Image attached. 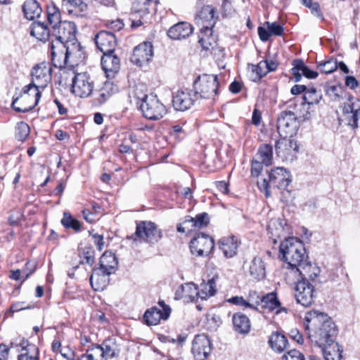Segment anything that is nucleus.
<instances>
[{"label": "nucleus", "instance_id": "nucleus-1", "mask_svg": "<svg viewBox=\"0 0 360 360\" xmlns=\"http://www.w3.org/2000/svg\"><path fill=\"white\" fill-rule=\"evenodd\" d=\"M77 28L74 22L63 21L53 26L51 30V54L55 67L62 68L69 60L77 63L81 58H69L80 51L76 39Z\"/></svg>", "mask_w": 360, "mask_h": 360}, {"label": "nucleus", "instance_id": "nucleus-2", "mask_svg": "<svg viewBox=\"0 0 360 360\" xmlns=\"http://www.w3.org/2000/svg\"><path fill=\"white\" fill-rule=\"evenodd\" d=\"M305 329L308 338L319 347L330 346L338 334L337 327L328 314L318 310H311L304 316Z\"/></svg>", "mask_w": 360, "mask_h": 360}, {"label": "nucleus", "instance_id": "nucleus-3", "mask_svg": "<svg viewBox=\"0 0 360 360\" xmlns=\"http://www.w3.org/2000/svg\"><path fill=\"white\" fill-rule=\"evenodd\" d=\"M32 82L23 88V92L27 94L31 90L34 89V103L31 105L23 107H17L18 100L12 102L13 108L19 112H27L31 110L37 104L41 97L40 89H44L51 82L52 79V68L51 65L46 62L36 65L31 72ZM29 95H25L22 100H27Z\"/></svg>", "mask_w": 360, "mask_h": 360}, {"label": "nucleus", "instance_id": "nucleus-4", "mask_svg": "<svg viewBox=\"0 0 360 360\" xmlns=\"http://www.w3.org/2000/svg\"><path fill=\"white\" fill-rule=\"evenodd\" d=\"M282 259L288 263L292 271L308 259L306 250L301 240L296 238H285L280 245Z\"/></svg>", "mask_w": 360, "mask_h": 360}, {"label": "nucleus", "instance_id": "nucleus-5", "mask_svg": "<svg viewBox=\"0 0 360 360\" xmlns=\"http://www.w3.org/2000/svg\"><path fill=\"white\" fill-rule=\"evenodd\" d=\"M219 85L217 75H199L193 82L195 96L198 98L214 101L218 97Z\"/></svg>", "mask_w": 360, "mask_h": 360}, {"label": "nucleus", "instance_id": "nucleus-6", "mask_svg": "<svg viewBox=\"0 0 360 360\" xmlns=\"http://www.w3.org/2000/svg\"><path fill=\"white\" fill-rule=\"evenodd\" d=\"M162 237V233L158 229L155 223L151 221H141L136 225L134 234L127 237L129 240L146 242L151 244L158 243Z\"/></svg>", "mask_w": 360, "mask_h": 360}, {"label": "nucleus", "instance_id": "nucleus-7", "mask_svg": "<svg viewBox=\"0 0 360 360\" xmlns=\"http://www.w3.org/2000/svg\"><path fill=\"white\" fill-rule=\"evenodd\" d=\"M140 108L143 116L152 120L161 119L167 113L165 105L153 94L143 96Z\"/></svg>", "mask_w": 360, "mask_h": 360}, {"label": "nucleus", "instance_id": "nucleus-8", "mask_svg": "<svg viewBox=\"0 0 360 360\" xmlns=\"http://www.w3.org/2000/svg\"><path fill=\"white\" fill-rule=\"evenodd\" d=\"M299 129V122L295 112L290 110L282 112L277 120V130L281 137H292Z\"/></svg>", "mask_w": 360, "mask_h": 360}, {"label": "nucleus", "instance_id": "nucleus-9", "mask_svg": "<svg viewBox=\"0 0 360 360\" xmlns=\"http://www.w3.org/2000/svg\"><path fill=\"white\" fill-rule=\"evenodd\" d=\"M214 243L212 238L205 233H200L190 242V249L193 255L207 257L212 251Z\"/></svg>", "mask_w": 360, "mask_h": 360}, {"label": "nucleus", "instance_id": "nucleus-10", "mask_svg": "<svg viewBox=\"0 0 360 360\" xmlns=\"http://www.w3.org/2000/svg\"><path fill=\"white\" fill-rule=\"evenodd\" d=\"M340 124L350 126L352 128H360V108L351 101L345 103L342 108V114L338 117Z\"/></svg>", "mask_w": 360, "mask_h": 360}, {"label": "nucleus", "instance_id": "nucleus-11", "mask_svg": "<svg viewBox=\"0 0 360 360\" xmlns=\"http://www.w3.org/2000/svg\"><path fill=\"white\" fill-rule=\"evenodd\" d=\"M314 286L307 280L298 281L295 288V297L297 303L307 307L314 302Z\"/></svg>", "mask_w": 360, "mask_h": 360}, {"label": "nucleus", "instance_id": "nucleus-12", "mask_svg": "<svg viewBox=\"0 0 360 360\" xmlns=\"http://www.w3.org/2000/svg\"><path fill=\"white\" fill-rule=\"evenodd\" d=\"M94 89L90 76L86 72L78 73L72 79V92L79 97L89 96Z\"/></svg>", "mask_w": 360, "mask_h": 360}, {"label": "nucleus", "instance_id": "nucleus-13", "mask_svg": "<svg viewBox=\"0 0 360 360\" xmlns=\"http://www.w3.org/2000/svg\"><path fill=\"white\" fill-rule=\"evenodd\" d=\"M275 148L277 155L282 160L292 162L296 158L299 147L294 140L283 137L276 142Z\"/></svg>", "mask_w": 360, "mask_h": 360}, {"label": "nucleus", "instance_id": "nucleus-14", "mask_svg": "<svg viewBox=\"0 0 360 360\" xmlns=\"http://www.w3.org/2000/svg\"><path fill=\"white\" fill-rule=\"evenodd\" d=\"M153 56V46L149 41L143 42L134 49L131 61L138 66H143L151 60Z\"/></svg>", "mask_w": 360, "mask_h": 360}, {"label": "nucleus", "instance_id": "nucleus-15", "mask_svg": "<svg viewBox=\"0 0 360 360\" xmlns=\"http://www.w3.org/2000/svg\"><path fill=\"white\" fill-rule=\"evenodd\" d=\"M211 340L204 334L195 335L192 343V353L196 360H205L210 355Z\"/></svg>", "mask_w": 360, "mask_h": 360}, {"label": "nucleus", "instance_id": "nucleus-16", "mask_svg": "<svg viewBox=\"0 0 360 360\" xmlns=\"http://www.w3.org/2000/svg\"><path fill=\"white\" fill-rule=\"evenodd\" d=\"M162 309L153 307L144 313L143 321L148 326H155L159 323L161 319L167 320L170 314V307L164 302H159Z\"/></svg>", "mask_w": 360, "mask_h": 360}, {"label": "nucleus", "instance_id": "nucleus-17", "mask_svg": "<svg viewBox=\"0 0 360 360\" xmlns=\"http://www.w3.org/2000/svg\"><path fill=\"white\" fill-rule=\"evenodd\" d=\"M198 99L195 91L190 90L178 91L173 97L172 103L176 110L185 111L189 109Z\"/></svg>", "mask_w": 360, "mask_h": 360}, {"label": "nucleus", "instance_id": "nucleus-18", "mask_svg": "<svg viewBox=\"0 0 360 360\" xmlns=\"http://www.w3.org/2000/svg\"><path fill=\"white\" fill-rule=\"evenodd\" d=\"M94 39L97 48L103 54L114 53L117 42L112 32L102 30L96 35Z\"/></svg>", "mask_w": 360, "mask_h": 360}, {"label": "nucleus", "instance_id": "nucleus-19", "mask_svg": "<svg viewBox=\"0 0 360 360\" xmlns=\"http://www.w3.org/2000/svg\"><path fill=\"white\" fill-rule=\"evenodd\" d=\"M270 185L278 189H285L291 182V176L284 167H276L269 174Z\"/></svg>", "mask_w": 360, "mask_h": 360}, {"label": "nucleus", "instance_id": "nucleus-20", "mask_svg": "<svg viewBox=\"0 0 360 360\" xmlns=\"http://www.w3.org/2000/svg\"><path fill=\"white\" fill-rule=\"evenodd\" d=\"M215 9L212 6H205L198 13L195 17L196 24L200 27V30L208 28H212L216 23L217 17H215Z\"/></svg>", "mask_w": 360, "mask_h": 360}, {"label": "nucleus", "instance_id": "nucleus-21", "mask_svg": "<svg viewBox=\"0 0 360 360\" xmlns=\"http://www.w3.org/2000/svg\"><path fill=\"white\" fill-rule=\"evenodd\" d=\"M321 99V93L315 88L312 87L307 89L303 95V102L301 104V108L306 112L300 116L304 120H309L310 118V106L318 104Z\"/></svg>", "mask_w": 360, "mask_h": 360}, {"label": "nucleus", "instance_id": "nucleus-22", "mask_svg": "<svg viewBox=\"0 0 360 360\" xmlns=\"http://www.w3.org/2000/svg\"><path fill=\"white\" fill-rule=\"evenodd\" d=\"M113 53H104L101 58L102 68L108 78L114 77L120 68V60Z\"/></svg>", "mask_w": 360, "mask_h": 360}, {"label": "nucleus", "instance_id": "nucleus-23", "mask_svg": "<svg viewBox=\"0 0 360 360\" xmlns=\"http://www.w3.org/2000/svg\"><path fill=\"white\" fill-rule=\"evenodd\" d=\"M198 38V41L204 50L210 51L214 55H216L217 51H221L218 47L215 37L212 35V28L207 27V29L200 30Z\"/></svg>", "mask_w": 360, "mask_h": 360}, {"label": "nucleus", "instance_id": "nucleus-24", "mask_svg": "<svg viewBox=\"0 0 360 360\" xmlns=\"http://www.w3.org/2000/svg\"><path fill=\"white\" fill-rule=\"evenodd\" d=\"M292 271L298 274L301 280H307L308 281L309 280L314 281L321 272L320 268L316 264H312L308 261V259L300 266H296Z\"/></svg>", "mask_w": 360, "mask_h": 360}, {"label": "nucleus", "instance_id": "nucleus-25", "mask_svg": "<svg viewBox=\"0 0 360 360\" xmlns=\"http://www.w3.org/2000/svg\"><path fill=\"white\" fill-rule=\"evenodd\" d=\"M110 274L98 268L94 269L89 279L92 288L95 291L103 290L109 283Z\"/></svg>", "mask_w": 360, "mask_h": 360}, {"label": "nucleus", "instance_id": "nucleus-26", "mask_svg": "<svg viewBox=\"0 0 360 360\" xmlns=\"http://www.w3.org/2000/svg\"><path fill=\"white\" fill-rule=\"evenodd\" d=\"M193 26L186 22H180L169 28L167 35L173 39L186 38L193 33Z\"/></svg>", "mask_w": 360, "mask_h": 360}, {"label": "nucleus", "instance_id": "nucleus-27", "mask_svg": "<svg viewBox=\"0 0 360 360\" xmlns=\"http://www.w3.org/2000/svg\"><path fill=\"white\" fill-rule=\"evenodd\" d=\"M98 269L113 274L117 269L118 261L114 253L110 251H105L101 256L99 262Z\"/></svg>", "mask_w": 360, "mask_h": 360}, {"label": "nucleus", "instance_id": "nucleus-28", "mask_svg": "<svg viewBox=\"0 0 360 360\" xmlns=\"http://www.w3.org/2000/svg\"><path fill=\"white\" fill-rule=\"evenodd\" d=\"M30 34L39 41L51 40V32L44 22H34L30 27Z\"/></svg>", "mask_w": 360, "mask_h": 360}, {"label": "nucleus", "instance_id": "nucleus-29", "mask_svg": "<svg viewBox=\"0 0 360 360\" xmlns=\"http://www.w3.org/2000/svg\"><path fill=\"white\" fill-rule=\"evenodd\" d=\"M118 91L119 88L117 84L111 81H105L97 93V101L101 104L103 103Z\"/></svg>", "mask_w": 360, "mask_h": 360}, {"label": "nucleus", "instance_id": "nucleus-30", "mask_svg": "<svg viewBox=\"0 0 360 360\" xmlns=\"http://www.w3.org/2000/svg\"><path fill=\"white\" fill-rule=\"evenodd\" d=\"M219 248L226 257H232L236 254L238 241L233 236L224 237L219 242Z\"/></svg>", "mask_w": 360, "mask_h": 360}, {"label": "nucleus", "instance_id": "nucleus-31", "mask_svg": "<svg viewBox=\"0 0 360 360\" xmlns=\"http://www.w3.org/2000/svg\"><path fill=\"white\" fill-rule=\"evenodd\" d=\"M255 302H257V308L261 306L262 308L268 309L269 311L276 309L281 304L276 293L274 292L266 294L262 297H257Z\"/></svg>", "mask_w": 360, "mask_h": 360}, {"label": "nucleus", "instance_id": "nucleus-32", "mask_svg": "<svg viewBox=\"0 0 360 360\" xmlns=\"http://www.w3.org/2000/svg\"><path fill=\"white\" fill-rule=\"evenodd\" d=\"M233 324L236 331L241 334L249 333L251 325L249 318L240 313H236L233 315Z\"/></svg>", "mask_w": 360, "mask_h": 360}, {"label": "nucleus", "instance_id": "nucleus-33", "mask_svg": "<svg viewBox=\"0 0 360 360\" xmlns=\"http://www.w3.org/2000/svg\"><path fill=\"white\" fill-rule=\"evenodd\" d=\"M25 18L32 20L40 16L42 11L39 4L36 0H26L22 6Z\"/></svg>", "mask_w": 360, "mask_h": 360}, {"label": "nucleus", "instance_id": "nucleus-34", "mask_svg": "<svg viewBox=\"0 0 360 360\" xmlns=\"http://www.w3.org/2000/svg\"><path fill=\"white\" fill-rule=\"evenodd\" d=\"M259 162H263L265 166H269L273 161V147L269 144H262L258 148L255 158Z\"/></svg>", "mask_w": 360, "mask_h": 360}, {"label": "nucleus", "instance_id": "nucleus-35", "mask_svg": "<svg viewBox=\"0 0 360 360\" xmlns=\"http://www.w3.org/2000/svg\"><path fill=\"white\" fill-rule=\"evenodd\" d=\"M100 348L103 351L105 360L118 356L120 349L116 344L115 339H108L103 342Z\"/></svg>", "mask_w": 360, "mask_h": 360}, {"label": "nucleus", "instance_id": "nucleus-36", "mask_svg": "<svg viewBox=\"0 0 360 360\" xmlns=\"http://www.w3.org/2000/svg\"><path fill=\"white\" fill-rule=\"evenodd\" d=\"M250 273L252 278L257 280H261L265 277V265L261 258H254L250 266Z\"/></svg>", "mask_w": 360, "mask_h": 360}, {"label": "nucleus", "instance_id": "nucleus-37", "mask_svg": "<svg viewBox=\"0 0 360 360\" xmlns=\"http://www.w3.org/2000/svg\"><path fill=\"white\" fill-rule=\"evenodd\" d=\"M216 292V282L214 278L210 279L207 283L200 284V288H198V298L207 300L213 296Z\"/></svg>", "mask_w": 360, "mask_h": 360}, {"label": "nucleus", "instance_id": "nucleus-38", "mask_svg": "<svg viewBox=\"0 0 360 360\" xmlns=\"http://www.w3.org/2000/svg\"><path fill=\"white\" fill-rule=\"evenodd\" d=\"M269 343L272 349L281 353L286 347L288 340L283 335L279 333H274L270 336Z\"/></svg>", "mask_w": 360, "mask_h": 360}, {"label": "nucleus", "instance_id": "nucleus-39", "mask_svg": "<svg viewBox=\"0 0 360 360\" xmlns=\"http://www.w3.org/2000/svg\"><path fill=\"white\" fill-rule=\"evenodd\" d=\"M321 352L325 360H340L342 350L340 349L338 343H333L330 346L322 347Z\"/></svg>", "mask_w": 360, "mask_h": 360}, {"label": "nucleus", "instance_id": "nucleus-40", "mask_svg": "<svg viewBox=\"0 0 360 360\" xmlns=\"http://www.w3.org/2000/svg\"><path fill=\"white\" fill-rule=\"evenodd\" d=\"M79 252L80 257L82 259V263H86L89 265H92L94 263V250L91 246L82 243L79 248Z\"/></svg>", "mask_w": 360, "mask_h": 360}, {"label": "nucleus", "instance_id": "nucleus-41", "mask_svg": "<svg viewBox=\"0 0 360 360\" xmlns=\"http://www.w3.org/2000/svg\"><path fill=\"white\" fill-rule=\"evenodd\" d=\"M47 20L49 24L53 26L57 25L62 22L61 14L60 10L55 4H51L47 6Z\"/></svg>", "mask_w": 360, "mask_h": 360}, {"label": "nucleus", "instance_id": "nucleus-42", "mask_svg": "<svg viewBox=\"0 0 360 360\" xmlns=\"http://www.w3.org/2000/svg\"><path fill=\"white\" fill-rule=\"evenodd\" d=\"M209 223V216L207 213L203 212L196 215L195 218L191 217L186 219L184 224H191V227L202 228L206 226Z\"/></svg>", "mask_w": 360, "mask_h": 360}, {"label": "nucleus", "instance_id": "nucleus-43", "mask_svg": "<svg viewBox=\"0 0 360 360\" xmlns=\"http://www.w3.org/2000/svg\"><path fill=\"white\" fill-rule=\"evenodd\" d=\"M150 4L151 0H134L132 4L131 10L134 13L143 16L149 13Z\"/></svg>", "mask_w": 360, "mask_h": 360}, {"label": "nucleus", "instance_id": "nucleus-44", "mask_svg": "<svg viewBox=\"0 0 360 360\" xmlns=\"http://www.w3.org/2000/svg\"><path fill=\"white\" fill-rule=\"evenodd\" d=\"M60 222L66 229H72L76 232L81 230V223L66 212L63 213V217Z\"/></svg>", "mask_w": 360, "mask_h": 360}, {"label": "nucleus", "instance_id": "nucleus-45", "mask_svg": "<svg viewBox=\"0 0 360 360\" xmlns=\"http://www.w3.org/2000/svg\"><path fill=\"white\" fill-rule=\"evenodd\" d=\"M251 79L254 82L259 81L264 76L268 73L265 70L266 65L263 61H260L257 65H251Z\"/></svg>", "mask_w": 360, "mask_h": 360}, {"label": "nucleus", "instance_id": "nucleus-46", "mask_svg": "<svg viewBox=\"0 0 360 360\" xmlns=\"http://www.w3.org/2000/svg\"><path fill=\"white\" fill-rule=\"evenodd\" d=\"M317 68L322 73L330 74L338 69V61L336 59L330 58L326 61L319 62Z\"/></svg>", "mask_w": 360, "mask_h": 360}, {"label": "nucleus", "instance_id": "nucleus-47", "mask_svg": "<svg viewBox=\"0 0 360 360\" xmlns=\"http://www.w3.org/2000/svg\"><path fill=\"white\" fill-rule=\"evenodd\" d=\"M183 290H184L185 302H193L195 298H198V288L194 283L183 284Z\"/></svg>", "mask_w": 360, "mask_h": 360}, {"label": "nucleus", "instance_id": "nucleus-48", "mask_svg": "<svg viewBox=\"0 0 360 360\" xmlns=\"http://www.w3.org/2000/svg\"><path fill=\"white\" fill-rule=\"evenodd\" d=\"M84 354L89 360H105L103 356V351L100 348L99 345L88 348Z\"/></svg>", "mask_w": 360, "mask_h": 360}, {"label": "nucleus", "instance_id": "nucleus-49", "mask_svg": "<svg viewBox=\"0 0 360 360\" xmlns=\"http://www.w3.org/2000/svg\"><path fill=\"white\" fill-rule=\"evenodd\" d=\"M229 302L233 304L243 307L244 308L257 309V302H255V300L254 301L251 298L245 300L243 297L236 296L229 299Z\"/></svg>", "mask_w": 360, "mask_h": 360}, {"label": "nucleus", "instance_id": "nucleus-50", "mask_svg": "<svg viewBox=\"0 0 360 360\" xmlns=\"http://www.w3.org/2000/svg\"><path fill=\"white\" fill-rule=\"evenodd\" d=\"M292 65L293 67L290 70L291 74L293 76L295 82H297L302 79L304 62L302 60L296 59L293 60Z\"/></svg>", "mask_w": 360, "mask_h": 360}, {"label": "nucleus", "instance_id": "nucleus-51", "mask_svg": "<svg viewBox=\"0 0 360 360\" xmlns=\"http://www.w3.org/2000/svg\"><path fill=\"white\" fill-rule=\"evenodd\" d=\"M18 360H39V351L36 346H30L28 352L18 355Z\"/></svg>", "mask_w": 360, "mask_h": 360}, {"label": "nucleus", "instance_id": "nucleus-52", "mask_svg": "<svg viewBox=\"0 0 360 360\" xmlns=\"http://www.w3.org/2000/svg\"><path fill=\"white\" fill-rule=\"evenodd\" d=\"M30 134V127L24 122L18 123L15 136L19 141H24Z\"/></svg>", "mask_w": 360, "mask_h": 360}, {"label": "nucleus", "instance_id": "nucleus-53", "mask_svg": "<svg viewBox=\"0 0 360 360\" xmlns=\"http://www.w3.org/2000/svg\"><path fill=\"white\" fill-rule=\"evenodd\" d=\"M268 229L273 236L279 237L284 231V227L280 220H271L268 226Z\"/></svg>", "mask_w": 360, "mask_h": 360}, {"label": "nucleus", "instance_id": "nucleus-54", "mask_svg": "<svg viewBox=\"0 0 360 360\" xmlns=\"http://www.w3.org/2000/svg\"><path fill=\"white\" fill-rule=\"evenodd\" d=\"M302 4L306 7L311 9V13L318 18L322 17V13L320 11L319 5L316 2H313L312 0H302Z\"/></svg>", "mask_w": 360, "mask_h": 360}, {"label": "nucleus", "instance_id": "nucleus-55", "mask_svg": "<svg viewBox=\"0 0 360 360\" xmlns=\"http://www.w3.org/2000/svg\"><path fill=\"white\" fill-rule=\"evenodd\" d=\"M265 25L269 30L271 35L281 36L283 33V27L277 22H266Z\"/></svg>", "mask_w": 360, "mask_h": 360}, {"label": "nucleus", "instance_id": "nucleus-56", "mask_svg": "<svg viewBox=\"0 0 360 360\" xmlns=\"http://www.w3.org/2000/svg\"><path fill=\"white\" fill-rule=\"evenodd\" d=\"M281 360H305L304 355L298 350L292 349L282 356Z\"/></svg>", "mask_w": 360, "mask_h": 360}, {"label": "nucleus", "instance_id": "nucleus-57", "mask_svg": "<svg viewBox=\"0 0 360 360\" xmlns=\"http://www.w3.org/2000/svg\"><path fill=\"white\" fill-rule=\"evenodd\" d=\"M263 162H259L257 159L254 158L252 161L251 174L253 176H258L263 169Z\"/></svg>", "mask_w": 360, "mask_h": 360}, {"label": "nucleus", "instance_id": "nucleus-58", "mask_svg": "<svg viewBox=\"0 0 360 360\" xmlns=\"http://www.w3.org/2000/svg\"><path fill=\"white\" fill-rule=\"evenodd\" d=\"M37 266V264L35 262H27L25 266V270L23 271L22 276L23 281L26 280L34 271Z\"/></svg>", "mask_w": 360, "mask_h": 360}, {"label": "nucleus", "instance_id": "nucleus-59", "mask_svg": "<svg viewBox=\"0 0 360 360\" xmlns=\"http://www.w3.org/2000/svg\"><path fill=\"white\" fill-rule=\"evenodd\" d=\"M18 346L21 347L20 352L22 353V352H28V349L30 348V346H35V345L33 344L29 343L28 341L25 339H22L19 344L14 343V342L11 343V347H17Z\"/></svg>", "mask_w": 360, "mask_h": 360}, {"label": "nucleus", "instance_id": "nucleus-60", "mask_svg": "<svg viewBox=\"0 0 360 360\" xmlns=\"http://www.w3.org/2000/svg\"><path fill=\"white\" fill-rule=\"evenodd\" d=\"M257 186H258L259 189L262 192H264L266 197L268 198L270 196L269 188L272 186L270 185L269 180L267 181L266 179H264L261 182L257 183Z\"/></svg>", "mask_w": 360, "mask_h": 360}, {"label": "nucleus", "instance_id": "nucleus-61", "mask_svg": "<svg viewBox=\"0 0 360 360\" xmlns=\"http://www.w3.org/2000/svg\"><path fill=\"white\" fill-rule=\"evenodd\" d=\"M258 34H259V39L261 41H268V39H269L270 36H271V34H270V32L269 30L263 27H258Z\"/></svg>", "mask_w": 360, "mask_h": 360}, {"label": "nucleus", "instance_id": "nucleus-62", "mask_svg": "<svg viewBox=\"0 0 360 360\" xmlns=\"http://www.w3.org/2000/svg\"><path fill=\"white\" fill-rule=\"evenodd\" d=\"M108 27L113 31H120L124 27V23L120 19L110 21L108 24Z\"/></svg>", "mask_w": 360, "mask_h": 360}, {"label": "nucleus", "instance_id": "nucleus-63", "mask_svg": "<svg viewBox=\"0 0 360 360\" xmlns=\"http://www.w3.org/2000/svg\"><path fill=\"white\" fill-rule=\"evenodd\" d=\"M302 75L308 79H315L318 77V72L314 70H310L307 66L304 63V67L302 69Z\"/></svg>", "mask_w": 360, "mask_h": 360}, {"label": "nucleus", "instance_id": "nucleus-64", "mask_svg": "<svg viewBox=\"0 0 360 360\" xmlns=\"http://www.w3.org/2000/svg\"><path fill=\"white\" fill-rule=\"evenodd\" d=\"M358 81L353 76H347L345 77V85L351 89H354L358 86Z\"/></svg>", "mask_w": 360, "mask_h": 360}]
</instances>
